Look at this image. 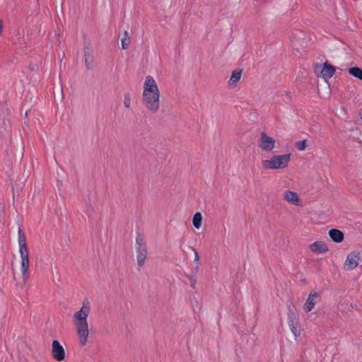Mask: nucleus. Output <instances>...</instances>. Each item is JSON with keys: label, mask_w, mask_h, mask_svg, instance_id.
<instances>
[{"label": "nucleus", "mask_w": 362, "mask_h": 362, "mask_svg": "<svg viewBox=\"0 0 362 362\" xmlns=\"http://www.w3.org/2000/svg\"><path fill=\"white\" fill-rule=\"evenodd\" d=\"M52 355L57 361H62L65 358V350L57 340H54L52 343Z\"/></svg>", "instance_id": "obj_8"}, {"label": "nucleus", "mask_w": 362, "mask_h": 362, "mask_svg": "<svg viewBox=\"0 0 362 362\" xmlns=\"http://www.w3.org/2000/svg\"><path fill=\"white\" fill-rule=\"evenodd\" d=\"M348 72L354 77L362 81V69L359 67H351L349 69Z\"/></svg>", "instance_id": "obj_18"}, {"label": "nucleus", "mask_w": 362, "mask_h": 362, "mask_svg": "<svg viewBox=\"0 0 362 362\" xmlns=\"http://www.w3.org/2000/svg\"><path fill=\"white\" fill-rule=\"evenodd\" d=\"M282 198L286 202L295 206H300L302 204L301 199L298 193L291 190L283 192Z\"/></svg>", "instance_id": "obj_11"}, {"label": "nucleus", "mask_w": 362, "mask_h": 362, "mask_svg": "<svg viewBox=\"0 0 362 362\" xmlns=\"http://www.w3.org/2000/svg\"><path fill=\"white\" fill-rule=\"evenodd\" d=\"M259 148L264 152H271L276 148V141L266 132H262L258 139Z\"/></svg>", "instance_id": "obj_5"}, {"label": "nucleus", "mask_w": 362, "mask_h": 362, "mask_svg": "<svg viewBox=\"0 0 362 362\" xmlns=\"http://www.w3.org/2000/svg\"><path fill=\"white\" fill-rule=\"evenodd\" d=\"M310 250L315 254L325 253L329 250L327 244L322 241H315L309 246Z\"/></svg>", "instance_id": "obj_12"}, {"label": "nucleus", "mask_w": 362, "mask_h": 362, "mask_svg": "<svg viewBox=\"0 0 362 362\" xmlns=\"http://www.w3.org/2000/svg\"><path fill=\"white\" fill-rule=\"evenodd\" d=\"M90 313L88 302H83L82 307L73 315V322L76 327V332L81 346H85L89 337L88 317Z\"/></svg>", "instance_id": "obj_2"}, {"label": "nucleus", "mask_w": 362, "mask_h": 362, "mask_svg": "<svg viewBox=\"0 0 362 362\" xmlns=\"http://www.w3.org/2000/svg\"><path fill=\"white\" fill-rule=\"evenodd\" d=\"M130 44V37L128 31H124V37L121 40V45L122 49H127Z\"/></svg>", "instance_id": "obj_20"}, {"label": "nucleus", "mask_w": 362, "mask_h": 362, "mask_svg": "<svg viewBox=\"0 0 362 362\" xmlns=\"http://www.w3.org/2000/svg\"><path fill=\"white\" fill-rule=\"evenodd\" d=\"M132 101L129 93H125L124 95V105L127 108H129L131 107Z\"/></svg>", "instance_id": "obj_22"}, {"label": "nucleus", "mask_w": 362, "mask_h": 362, "mask_svg": "<svg viewBox=\"0 0 362 362\" xmlns=\"http://www.w3.org/2000/svg\"><path fill=\"white\" fill-rule=\"evenodd\" d=\"M84 58L85 64L87 69H90L93 64V58L92 56V52L88 47H84Z\"/></svg>", "instance_id": "obj_15"}, {"label": "nucleus", "mask_w": 362, "mask_h": 362, "mask_svg": "<svg viewBox=\"0 0 362 362\" xmlns=\"http://www.w3.org/2000/svg\"><path fill=\"white\" fill-rule=\"evenodd\" d=\"M329 235L332 240L337 243H341L344 237V233L338 229H331Z\"/></svg>", "instance_id": "obj_16"}, {"label": "nucleus", "mask_w": 362, "mask_h": 362, "mask_svg": "<svg viewBox=\"0 0 362 362\" xmlns=\"http://www.w3.org/2000/svg\"><path fill=\"white\" fill-rule=\"evenodd\" d=\"M21 255V272L23 284H26L30 276V258L29 250L20 251Z\"/></svg>", "instance_id": "obj_6"}, {"label": "nucleus", "mask_w": 362, "mask_h": 362, "mask_svg": "<svg viewBox=\"0 0 362 362\" xmlns=\"http://www.w3.org/2000/svg\"><path fill=\"white\" fill-rule=\"evenodd\" d=\"M202 216L200 212H197L192 219L193 226L197 229H199L202 226Z\"/></svg>", "instance_id": "obj_19"}, {"label": "nucleus", "mask_w": 362, "mask_h": 362, "mask_svg": "<svg viewBox=\"0 0 362 362\" xmlns=\"http://www.w3.org/2000/svg\"><path fill=\"white\" fill-rule=\"evenodd\" d=\"M18 242L19 246V252L28 250L26 243V237L21 228H18Z\"/></svg>", "instance_id": "obj_14"}, {"label": "nucleus", "mask_w": 362, "mask_h": 362, "mask_svg": "<svg viewBox=\"0 0 362 362\" xmlns=\"http://www.w3.org/2000/svg\"><path fill=\"white\" fill-rule=\"evenodd\" d=\"M295 146L298 150H299L300 151H304L306 148V147L308 146L307 140L305 139V140H302V141L296 142Z\"/></svg>", "instance_id": "obj_21"}, {"label": "nucleus", "mask_w": 362, "mask_h": 362, "mask_svg": "<svg viewBox=\"0 0 362 362\" xmlns=\"http://www.w3.org/2000/svg\"><path fill=\"white\" fill-rule=\"evenodd\" d=\"M336 69L328 63H325L321 69L320 76L325 79L330 78L334 74Z\"/></svg>", "instance_id": "obj_13"}, {"label": "nucleus", "mask_w": 362, "mask_h": 362, "mask_svg": "<svg viewBox=\"0 0 362 362\" xmlns=\"http://www.w3.org/2000/svg\"><path fill=\"white\" fill-rule=\"evenodd\" d=\"M194 254V262L196 264V267L194 268L195 272H197L199 270V255L196 250L193 249Z\"/></svg>", "instance_id": "obj_23"}, {"label": "nucleus", "mask_w": 362, "mask_h": 362, "mask_svg": "<svg viewBox=\"0 0 362 362\" xmlns=\"http://www.w3.org/2000/svg\"><path fill=\"white\" fill-rule=\"evenodd\" d=\"M136 261L139 267H142L146 259L147 256V248L146 241L141 235H138L136 238Z\"/></svg>", "instance_id": "obj_4"}, {"label": "nucleus", "mask_w": 362, "mask_h": 362, "mask_svg": "<svg viewBox=\"0 0 362 362\" xmlns=\"http://www.w3.org/2000/svg\"><path fill=\"white\" fill-rule=\"evenodd\" d=\"M320 300L319 293L315 291H312L309 293L308 298L303 305V310L305 313L310 312L315 304Z\"/></svg>", "instance_id": "obj_10"}, {"label": "nucleus", "mask_w": 362, "mask_h": 362, "mask_svg": "<svg viewBox=\"0 0 362 362\" xmlns=\"http://www.w3.org/2000/svg\"><path fill=\"white\" fill-rule=\"evenodd\" d=\"M241 71H234L232 73L230 78L228 81L230 86L235 85L241 78Z\"/></svg>", "instance_id": "obj_17"}, {"label": "nucleus", "mask_w": 362, "mask_h": 362, "mask_svg": "<svg viewBox=\"0 0 362 362\" xmlns=\"http://www.w3.org/2000/svg\"><path fill=\"white\" fill-rule=\"evenodd\" d=\"M189 280L190 281L191 286L194 288L197 284V276L196 274H189L187 276Z\"/></svg>", "instance_id": "obj_24"}, {"label": "nucleus", "mask_w": 362, "mask_h": 362, "mask_svg": "<svg viewBox=\"0 0 362 362\" xmlns=\"http://www.w3.org/2000/svg\"><path fill=\"white\" fill-rule=\"evenodd\" d=\"M142 103L151 113H156L160 108V92L157 82L151 75L146 76L143 84Z\"/></svg>", "instance_id": "obj_1"}, {"label": "nucleus", "mask_w": 362, "mask_h": 362, "mask_svg": "<svg viewBox=\"0 0 362 362\" xmlns=\"http://www.w3.org/2000/svg\"><path fill=\"white\" fill-rule=\"evenodd\" d=\"M360 115H361V118L362 119V112L360 113Z\"/></svg>", "instance_id": "obj_26"}, {"label": "nucleus", "mask_w": 362, "mask_h": 362, "mask_svg": "<svg viewBox=\"0 0 362 362\" xmlns=\"http://www.w3.org/2000/svg\"><path fill=\"white\" fill-rule=\"evenodd\" d=\"M291 154L276 155L269 159L262 160V168L264 170H278L286 168L291 161Z\"/></svg>", "instance_id": "obj_3"}, {"label": "nucleus", "mask_w": 362, "mask_h": 362, "mask_svg": "<svg viewBox=\"0 0 362 362\" xmlns=\"http://www.w3.org/2000/svg\"><path fill=\"white\" fill-rule=\"evenodd\" d=\"M288 326L296 339L301 334V326L298 316L295 313L288 315Z\"/></svg>", "instance_id": "obj_7"}, {"label": "nucleus", "mask_w": 362, "mask_h": 362, "mask_svg": "<svg viewBox=\"0 0 362 362\" xmlns=\"http://www.w3.org/2000/svg\"><path fill=\"white\" fill-rule=\"evenodd\" d=\"M361 261V254L358 252H353L348 255L346 257L344 267L347 269L352 270L355 269Z\"/></svg>", "instance_id": "obj_9"}, {"label": "nucleus", "mask_w": 362, "mask_h": 362, "mask_svg": "<svg viewBox=\"0 0 362 362\" xmlns=\"http://www.w3.org/2000/svg\"><path fill=\"white\" fill-rule=\"evenodd\" d=\"M2 30H3V23H2L1 20H0V34H1Z\"/></svg>", "instance_id": "obj_25"}]
</instances>
